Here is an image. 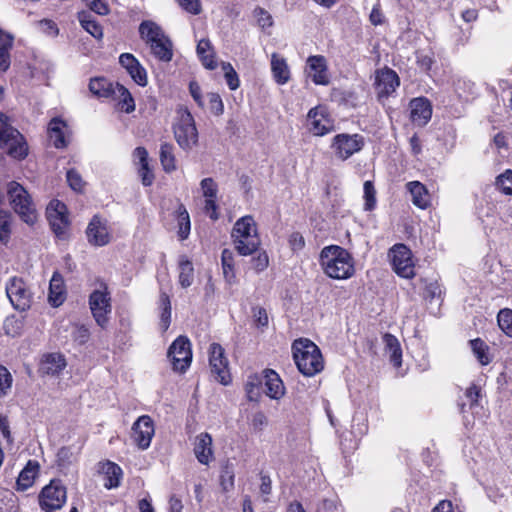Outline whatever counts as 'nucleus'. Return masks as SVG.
Returning <instances> with one entry per match:
<instances>
[{"instance_id":"obj_43","label":"nucleus","mask_w":512,"mask_h":512,"mask_svg":"<svg viewBox=\"0 0 512 512\" xmlns=\"http://www.w3.org/2000/svg\"><path fill=\"white\" fill-rule=\"evenodd\" d=\"M160 310V328L165 332L171 324V302L169 296L165 292H161L159 296Z\"/></svg>"},{"instance_id":"obj_33","label":"nucleus","mask_w":512,"mask_h":512,"mask_svg":"<svg viewBox=\"0 0 512 512\" xmlns=\"http://www.w3.org/2000/svg\"><path fill=\"white\" fill-rule=\"evenodd\" d=\"M271 71L275 82L279 85L286 84L290 79V70L286 60L275 53L271 57Z\"/></svg>"},{"instance_id":"obj_41","label":"nucleus","mask_w":512,"mask_h":512,"mask_svg":"<svg viewBox=\"0 0 512 512\" xmlns=\"http://www.w3.org/2000/svg\"><path fill=\"white\" fill-rule=\"evenodd\" d=\"M13 44V37L0 29V69L6 71L10 66L9 50Z\"/></svg>"},{"instance_id":"obj_11","label":"nucleus","mask_w":512,"mask_h":512,"mask_svg":"<svg viewBox=\"0 0 512 512\" xmlns=\"http://www.w3.org/2000/svg\"><path fill=\"white\" fill-rule=\"evenodd\" d=\"M167 357L176 372H185L192 361L191 344L187 337L179 336L170 345Z\"/></svg>"},{"instance_id":"obj_34","label":"nucleus","mask_w":512,"mask_h":512,"mask_svg":"<svg viewBox=\"0 0 512 512\" xmlns=\"http://www.w3.org/2000/svg\"><path fill=\"white\" fill-rule=\"evenodd\" d=\"M196 51L202 65L205 68L209 70L216 69L217 62L215 60V53L213 51L211 42L208 39H201L197 44Z\"/></svg>"},{"instance_id":"obj_26","label":"nucleus","mask_w":512,"mask_h":512,"mask_svg":"<svg viewBox=\"0 0 512 512\" xmlns=\"http://www.w3.org/2000/svg\"><path fill=\"white\" fill-rule=\"evenodd\" d=\"M382 344L384 355L388 357L390 363L395 367L399 368L402 365V348L399 340L396 336L385 333L382 336Z\"/></svg>"},{"instance_id":"obj_47","label":"nucleus","mask_w":512,"mask_h":512,"mask_svg":"<svg viewBox=\"0 0 512 512\" xmlns=\"http://www.w3.org/2000/svg\"><path fill=\"white\" fill-rule=\"evenodd\" d=\"M497 323L501 331L512 338V309H501L497 315Z\"/></svg>"},{"instance_id":"obj_28","label":"nucleus","mask_w":512,"mask_h":512,"mask_svg":"<svg viewBox=\"0 0 512 512\" xmlns=\"http://www.w3.org/2000/svg\"><path fill=\"white\" fill-rule=\"evenodd\" d=\"M66 359L61 353H49L43 356L40 371L47 375H59L66 367Z\"/></svg>"},{"instance_id":"obj_50","label":"nucleus","mask_w":512,"mask_h":512,"mask_svg":"<svg viewBox=\"0 0 512 512\" xmlns=\"http://www.w3.org/2000/svg\"><path fill=\"white\" fill-rule=\"evenodd\" d=\"M442 287L438 283V281H425V286L423 290V297L432 302L433 300H441L442 299Z\"/></svg>"},{"instance_id":"obj_46","label":"nucleus","mask_w":512,"mask_h":512,"mask_svg":"<svg viewBox=\"0 0 512 512\" xmlns=\"http://www.w3.org/2000/svg\"><path fill=\"white\" fill-rule=\"evenodd\" d=\"M177 221H178V235L180 239H187L190 234V216L188 211L183 205H180L177 210Z\"/></svg>"},{"instance_id":"obj_24","label":"nucleus","mask_w":512,"mask_h":512,"mask_svg":"<svg viewBox=\"0 0 512 512\" xmlns=\"http://www.w3.org/2000/svg\"><path fill=\"white\" fill-rule=\"evenodd\" d=\"M69 128L67 123L59 117L50 120L47 133L50 141L57 149L65 148L68 144L67 135Z\"/></svg>"},{"instance_id":"obj_3","label":"nucleus","mask_w":512,"mask_h":512,"mask_svg":"<svg viewBox=\"0 0 512 512\" xmlns=\"http://www.w3.org/2000/svg\"><path fill=\"white\" fill-rule=\"evenodd\" d=\"M235 249L240 255L247 256L257 251L260 238L252 216H243L234 224L232 234Z\"/></svg>"},{"instance_id":"obj_38","label":"nucleus","mask_w":512,"mask_h":512,"mask_svg":"<svg viewBox=\"0 0 512 512\" xmlns=\"http://www.w3.org/2000/svg\"><path fill=\"white\" fill-rule=\"evenodd\" d=\"M89 90L99 98H108L112 96L115 86L104 77H95L90 80Z\"/></svg>"},{"instance_id":"obj_12","label":"nucleus","mask_w":512,"mask_h":512,"mask_svg":"<svg viewBox=\"0 0 512 512\" xmlns=\"http://www.w3.org/2000/svg\"><path fill=\"white\" fill-rule=\"evenodd\" d=\"M47 219L51 226L52 231L59 239H66L68 237L69 219L66 205L54 199L50 201L46 209Z\"/></svg>"},{"instance_id":"obj_1","label":"nucleus","mask_w":512,"mask_h":512,"mask_svg":"<svg viewBox=\"0 0 512 512\" xmlns=\"http://www.w3.org/2000/svg\"><path fill=\"white\" fill-rule=\"evenodd\" d=\"M319 265L323 273L334 280H348L356 273L353 255L339 245L323 247L319 254Z\"/></svg>"},{"instance_id":"obj_64","label":"nucleus","mask_w":512,"mask_h":512,"mask_svg":"<svg viewBox=\"0 0 512 512\" xmlns=\"http://www.w3.org/2000/svg\"><path fill=\"white\" fill-rule=\"evenodd\" d=\"M269 258L266 252H260L252 259V266L257 272H261L268 267Z\"/></svg>"},{"instance_id":"obj_31","label":"nucleus","mask_w":512,"mask_h":512,"mask_svg":"<svg viewBox=\"0 0 512 512\" xmlns=\"http://www.w3.org/2000/svg\"><path fill=\"white\" fill-rule=\"evenodd\" d=\"M39 464L37 461L29 460L26 466L19 473L16 481L17 489L25 491L30 488L38 474Z\"/></svg>"},{"instance_id":"obj_56","label":"nucleus","mask_w":512,"mask_h":512,"mask_svg":"<svg viewBox=\"0 0 512 512\" xmlns=\"http://www.w3.org/2000/svg\"><path fill=\"white\" fill-rule=\"evenodd\" d=\"M417 64L419 67L425 71H430L435 60L432 52H417Z\"/></svg>"},{"instance_id":"obj_58","label":"nucleus","mask_w":512,"mask_h":512,"mask_svg":"<svg viewBox=\"0 0 512 512\" xmlns=\"http://www.w3.org/2000/svg\"><path fill=\"white\" fill-rule=\"evenodd\" d=\"M176 2L183 10L190 14L198 15L201 12L200 0H176Z\"/></svg>"},{"instance_id":"obj_37","label":"nucleus","mask_w":512,"mask_h":512,"mask_svg":"<svg viewBox=\"0 0 512 512\" xmlns=\"http://www.w3.org/2000/svg\"><path fill=\"white\" fill-rule=\"evenodd\" d=\"M112 96L118 99L117 106L119 110L127 114L135 110L134 99L129 90L123 85L117 83Z\"/></svg>"},{"instance_id":"obj_20","label":"nucleus","mask_w":512,"mask_h":512,"mask_svg":"<svg viewBox=\"0 0 512 512\" xmlns=\"http://www.w3.org/2000/svg\"><path fill=\"white\" fill-rule=\"evenodd\" d=\"M399 77L397 73L389 68L381 69L376 72L375 91L379 99L387 98L399 86Z\"/></svg>"},{"instance_id":"obj_13","label":"nucleus","mask_w":512,"mask_h":512,"mask_svg":"<svg viewBox=\"0 0 512 512\" xmlns=\"http://www.w3.org/2000/svg\"><path fill=\"white\" fill-rule=\"evenodd\" d=\"M66 488L59 480H51L46 485L40 495L39 504L45 512H53L60 509L66 502Z\"/></svg>"},{"instance_id":"obj_48","label":"nucleus","mask_w":512,"mask_h":512,"mask_svg":"<svg viewBox=\"0 0 512 512\" xmlns=\"http://www.w3.org/2000/svg\"><path fill=\"white\" fill-rule=\"evenodd\" d=\"M261 378L257 374L250 375L245 384V392L249 401H257L260 396Z\"/></svg>"},{"instance_id":"obj_6","label":"nucleus","mask_w":512,"mask_h":512,"mask_svg":"<svg viewBox=\"0 0 512 512\" xmlns=\"http://www.w3.org/2000/svg\"><path fill=\"white\" fill-rule=\"evenodd\" d=\"M174 137L181 149L190 151L198 143V130L195 120L186 108L178 110V117L173 125Z\"/></svg>"},{"instance_id":"obj_61","label":"nucleus","mask_w":512,"mask_h":512,"mask_svg":"<svg viewBox=\"0 0 512 512\" xmlns=\"http://www.w3.org/2000/svg\"><path fill=\"white\" fill-rule=\"evenodd\" d=\"M73 339L79 344H85L90 337V331L85 325H78L72 333Z\"/></svg>"},{"instance_id":"obj_60","label":"nucleus","mask_w":512,"mask_h":512,"mask_svg":"<svg viewBox=\"0 0 512 512\" xmlns=\"http://www.w3.org/2000/svg\"><path fill=\"white\" fill-rule=\"evenodd\" d=\"M220 485L225 492H228L234 487V473L226 468L221 472Z\"/></svg>"},{"instance_id":"obj_62","label":"nucleus","mask_w":512,"mask_h":512,"mask_svg":"<svg viewBox=\"0 0 512 512\" xmlns=\"http://www.w3.org/2000/svg\"><path fill=\"white\" fill-rule=\"evenodd\" d=\"M268 424V419L262 411H257L252 415L251 426L255 431H262Z\"/></svg>"},{"instance_id":"obj_9","label":"nucleus","mask_w":512,"mask_h":512,"mask_svg":"<svg viewBox=\"0 0 512 512\" xmlns=\"http://www.w3.org/2000/svg\"><path fill=\"white\" fill-rule=\"evenodd\" d=\"M388 257L394 272L402 277L411 279L415 276V264L411 250L405 244H395L388 252Z\"/></svg>"},{"instance_id":"obj_59","label":"nucleus","mask_w":512,"mask_h":512,"mask_svg":"<svg viewBox=\"0 0 512 512\" xmlns=\"http://www.w3.org/2000/svg\"><path fill=\"white\" fill-rule=\"evenodd\" d=\"M254 15L257 19V23L259 24V26H261L262 28H267V27H271L273 22H272V17L271 15L266 11L264 10L263 8H256L254 10Z\"/></svg>"},{"instance_id":"obj_39","label":"nucleus","mask_w":512,"mask_h":512,"mask_svg":"<svg viewBox=\"0 0 512 512\" xmlns=\"http://www.w3.org/2000/svg\"><path fill=\"white\" fill-rule=\"evenodd\" d=\"M78 20L82 28L94 38L101 39L103 37V29L101 25L95 20L94 16L90 12H79Z\"/></svg>"},{"instance_id":"obj_57","label":"nucleus","mask_w":512,"mask_h":512,"mask_svg":"<svg viewBox=\"0 0 512 512\" xmlns=\"http://www.w3.org/2000/svg\"><path fill=\"white\" fill-rule=\"evenodd\" d=\"M208 100L210 111L217 116L222 115L224 112V104L220 95L217 93H209Z\"/></svg>"},{"instance_id":"obj_53","label":"nucleus","mask_w":512,"mask_h":512,"mask_svg":"<svg viewBox=\"0 0 512 512\" xmlns=\"http://www.w3.org/2000/svg\"><path fill=\"white\" fill-rule=\"evenodd\" d=\"M13 377L9 370L0 365V397H5L11 390Z\"/></svg>"},{"instance_id":"obj_21","label":"nucleus","mask_w":512,"mask_h":512,"mask_svg":"<svg viewBox=\"0 0 512 512\" xmlns=\"http://www.w3.org/2000/svg\"><path fill=\"white\" fill-rule=\"evenodd\" d=\"M119 63L136 84L142 87L147 85L148 79L146 69L140 64L133 54L122 53L119 56Z\"/></svg>"},{"instance_id":"obj_45","label":"nucleus","mask_w":512,"mask_h":512,"mask_svg":"<svg viewBox=\"0 0 512 512\" xmlns=\"http://www.w3.org/2000/svg\"><path fill=\"white\" fill-rule=\"evenodd\" d=\"M174 147L170 143H162L160 147V162L163 170L170 173L176 170V159L173 153Z\"/></svg>"},{"instance_id":"obj_36","label":"nucleus","mask_w":512,"mask_h":512,"mask_svg":"<svg viewBox=\"0 0 512 512\" xmlns=\"http://www.w3.org/2000/svg\"><path fill=\"white\" fill-rule=\"evenodd\" d=\"M179 284L183 288H188L194 281V267L186 255H180L178 259Z\"/></svg>"},{"instance_id":"obj_49","label":"nucleus","mask_w":512,"mask_h":512,"mask_svg":"<svg viewBox=\"0 0 512 512\" xmlns=\"http://www.w3.org/2000/svg\"><path fill=\"white\" fill-rule=\"evenodd\" d=\"M364 190V210L372 211L376 208L377 199H376V190L371 181H365L363 185Z\"/></svg>"},{"instance_id":"obj_44","label":"nucleus","mask_w":512,"mask_h":512,"mask_svg":"<svg viewBox=\"0 0 512 512\" xmlns=\"http://www.w3.org/2000/svg\"><path fill=\"white\" fill-rule=\"evenodd\" d=\"M223 275L227 283L233 284L236 279L234 269V254L229 249H224L221 254Z\"/></svg>"},{"instance_id":"obj_19","label":"nucleus","mask_w":512,"mask_h":512,"mask_svg":"<svg viewBox=\"0 0 512 512\" xmlns=\"http://www.w3.org/2000/svg\"><path fill=\"white\" fill-rule=\"evenodd\" d=\"M154 432L153 420L148 415L140 416L132 426V438L141 450L150 446Z\"/></svg>"},{"instance_id":"obj_52","label":"nucleus","mask_w":512,"mask_h":512,"mask_svg":"<svg viewBox=\"0 0 512 512\" xmlns=\"http://www.w3.org/2000/svg\"><path fill=\"white\" fill-rule=\"evenodd\" d=\"M15 495L9 490H0V512H15Z\"/></svg>"},{"instance_id":"obj_4","label":"nucleus","mask_w":512,"mask_h":512,"mask_svg":"<svg viewBox=\"0 0 512 512\" xmlns=\"http://www.w3.org/2000/svg\"><path fill=\"white\" fill-rule=\"evenodd\" d=\"M7 195L14 211L27 224L33 225L37 220L35 204L27 190L18 182L7 185Z\"/></svg>"},{"instance_id":"obj_17","label":"nucleus","mask_w":512,"mask_h":512,"mask_svg":"<svg viewBox=\"0 0 512 512\" xmlns=\"http://www.w3.org/2000/svg\"><path fill=\"white\" fill-rule=\"evenodd\" d=\"M305 73L315 85L327 86L330 83L327 60L322 55H311L307 58Z\"/></svg>"},{"instance_id":"obj_7","label":"nucleus","mask_w":512,"mask_h":512,"mask_svg":"<svg viewBox=\"0 0 512 512\" xmlns=\"http://www.w3.org/2000/svg\"><path fill=\"white\" fill-rule=\"evenodd\" d=\"M89 307L92 316L101 328H106L112 311L111 296L105 283H100L89 296Z\"/></svg>"},{"instance_id":"obj_23","label":"nucleus","mask_w":512,"mask_h":512,"mask_svg":"<svg viewBox=\"0 0 512 512\" xmlns=\"http://www.w3.org/2000/svg\"><path fill=\"white\" fill-rule=\"evenodd\" d=\"M405 188L409 192L414 206L422 210H426L431 206V194L423 183L420 181H409L406 183Z\"/></svg>"},{"instance_id":"obj_25","label":"nucleus","mask_w":512,"mask_h":512,"mask_svg":"<svg viewBox=\"0 0 512 512\" xmlns=\"http://www.w3.org/2000/svg\"><path fill=\"white\" fill-rule=\"evenodd\" d=\"M212 443V437L207 432L200 433L196 436L193 451L199 463L209 465L213 460L214 453Z\"/></svg>"},{"instance_id":"obj_63","label":"nucleus","mask_w":512,"mask_h":512,"mask_svg":"<svg viewBox=\"0 0 512 512\" xmlns=\"http://www.w3.org/2000/svg\"><path fill=\"white\" fill-rule=\"evenodd\" d=\"M465 396L470 403V407L473 408L478 405V401L481 398V389L476 385H471L467 388Z\"/></svg>"},{"instance_id":"obj_5","label":"nucleus","mask_w":512,"mask_h":512,"mask_svg":"<svg viewBox=\"0 0 512 512\" xmlns=\"http://www.w3.org/2000/svg\"><path fill=\"white\" fill-rule=\"evenodd\" d=\"M0 148L14 159H24L28 154L27 143L20 132L9 123V118L0 113Z\"/></svg>"},{"instance_id":"obj_2","label":"nucleus","mask_w":512,"mask_h":512,"mask_svg":"<svg viewBox=\"0 0 512 512\" xmlns=\"http://www.w3.org/2000/svg\"><path fill=\"white\" fill-rule=\"evenodd\" d=\"M292 350L297 368L304 376H314L323 370L324 361L321 351L309 339L295 340Z\"/></svg>"},{"instance_id":"obj_16","label":"nucleus","mask_w":512,"mask_h":512,"mask_svg":"<svg viewBox=\"0 0 512 512\" xmlns=\"http://www.w3.org/2000/svg\"><path fill=\"white\" fill-rule=\"evenodd\" d=\"M86 237L89 244L95 247H102L109 244L111 241V233L107 220L98 215H94L87 226Z\"/></svg>"},{"instance_id":"obj_30","label":"nucleus","mask_w":512,"mask_h":512,"mask_svg":"<svg viewBox=\"0 0 512 512\" xmlns=\"http://www.w3.org/2000/svg\"><path fill=\"white\" fill-rule=\"evenodd\" d=\"M134 156L139 160L138 174L144 186H151L154 182V174L149 166L148 152L144 147H137Z\"/></svg>"},{"instance_id":"obj_35","label":"nucleus","mask_w":512,"mask_h":512,"mask_svg":"<svg viewBox=\"0 0 512 512\" xmlns=\"http://www.w3.org/2000/svg\"><path fill=\"white\" fill-rule=\"evenodd\" d=\"M139 33L141 38L148 44L151 45L157 41H160L166 35L160 26L153 21H143L139 26Z\"/></svg>"},{"instance_id":"obj_29","label":"nucleus","mask_w":512,"mask_h":512,"mask_svg":"<svg viewBox=\"0 0 512 512\" xmlns=\"http://www.w3.org/2000/svg\"><path fill=\"white\" fill-rule=\"evenodd\" d=\"M66 298V290L63 277L60 273L54 272L49 286V303L53 307L60 306Z\"/></svg>"},{"instance_id":"obj_18","label":"nucleus","mask_w":512,"mask_h":512,"mask_svg":"<svg viewBox=\"0 0 512 512\" xmlns=\"http://www.w3.org/2000/svg\"><path fill=\"white\" fill-rule=\"evenodd\" d=\"M200 187L202 191V195L205 198L204 200V213L213 221L219 219L218 213V204H217V194H218V185L214 181L213 178L208 177L204 178L200 182Z\"/></svg>"},{"instance_id":"obj_22","label":"nucleus","mask_w":512,"mask_h":512,"mask_svg":"<svg viewBox=\"0 0 512 512\" xmlns=\"http://www.w3.org/2000/svg\"><path fill=\"white\" fill-rule=\"evenodd\" d=\"M410 117L414 125L425 126L432 116V107L428 99L424 97L415 98L410 102Z\"/></svg>"},{"instance_id":"obj_54","label":"nucleus","mask_w":512,"mask_h":512,"mask_svg":"<svg viewBox=\"0 0 512 512\" xmlns=\"http://www.w3.org/2000/svg\"><path fill=\"white\" fill-rule=\"evenodd\" d=\"M497 185L507 195H512V171L506 170L497 178Z\"/></svg>"},{"instance_id":"obj_8","label":"nucleus","mask_w":512,"mask_h":512,"mask_svg":"<svg viewBox=\"0 0 512 512\" xmlns=\"http://www.w3.org/2000/svg\"><path fill=\"white\" fill-rule=\"evenodd\" d=\"M364 145L365 140L362 135L340 133L333 137L330 148L337 159L345 161L360 152Z\"/></svg>"},{"instance_id":"obj_27","label":"nucleus","mask_w":512,"mask_h":512,"mask_svg":"<svg viewBox=\"0 0 512 512\" xmlns=\"http://www.w3.org/2000/svg\"><path fill=\"white\" fill-rule=\"evenodd\" d=\"M265 393L274 400L281 399L285 394V387L280 376L272 369L263 372Z\"/></svg>"},{"instance_id":"obj_40","label":"nucleus","mask_w":512,"mask_h":512,"mask_svg":"<svg viewBox=\"0 0 512 512\" xmlns=\"http://www.w3.org/2000/svg\"><path fill=\"white\" fill-rule=\"evenodd\" d=\"M150 46L152 54L160 61L169 62L173 57L172 42L165 36Z\"/></svg>"},{"instance_id":"obj_42","label":"nucleus","mask_w":512,"mask_h":512,"mask_svg":"<svg viewBox=\"0 0 512 512\" xmlns=\"http://www.w3.org/2000/svg\"><path fill=\"white\" fill-rule=\"evenodd\" d=\"M471 350L481 365H488L492 361L489 346L480 338L470 340Z\"/></svg>"},{"instance_id":"obj_10","label":"nucleus","mask_w":512,"mask_h":512,"mask_svg":"<svg viewBox=\"0 0 512 512\" xmlns=\"http://www.w3.org/2000/svg\"><path fill=\"white\" fill-rule=\"evenodd\" d=\"M5 290L15 310L23 312L30 308L33 295L22 278L16 276L11 277L6 283Z\"/></svg>"},{"instance_id":"obj_15","label":"nucleus","mask_w":512,"mask_h":512,"mask_svg":"<svg viewBox=\"0 0 512 512\" xmlns=\"http://www.w3.org/2000/svg\"><path fill=\"white\" fill-rule=\"evenodd\" d=\"M209 365L215 379L223 385L230 383L228 359L224 348L218 343H212L209 347Z\"/></svg>"},{"instance_id":"obj_55","label":"nucleus","mask_w":512,"mask_h":512,"mask_svg":"<svg viewBox=\"0 0 512 512\" xmlns=\"http://www.w3.org/2000/svg\"><path fill=\"white\" fill-rule=\"evenodd\" d=\"M69 186L76 192H81L84 188V181L81 175L74 169H70L66 174Z\"/></svg>"},{"instance_id":"obj_32","label":"nucleus","mask_w":512,"mask_h":512,"mask_svg":"<svg viewBox=\"0 0 512 512\" xmlns=\"http://www.w3.org/2000/svg\"><path fill=\"white\" fill-rule=\"evenodd\" d=\"M101 472L104 474V486L107 489L117 488L123 475L122 469L114 462L107 461L101 465Z\"/></svg>"},{"instance_id":"obj_14","label":"nucleus","mask_w":512,"mask_h":512,"mask_svg":"<svg viewBox=\"0 0 512 512\" xmlns=\"http://www.w3.org/2000/svg\"><path fill=\"white\" fill-rule=\"evenodd\" d=\"M306 125L313 135L324 136L335 129L334 120L325 106L319 105L309 110Z\"/></svg>"},{"instance_id":"obj_51","label":"nucleus","mask_w":512,"mask_h":512,"mask_svg":"<svg viewBox=\"0 0 512 512\" xmlns=\"http://www.w3.org/2000/svg\"><path fill=\"white\" fill-rule=\"evenodd\" d=\"M221 67L228 87L230 90H236L240 85V80L233 66L229 62H222Z\"/></svg>"}]
</instances>
